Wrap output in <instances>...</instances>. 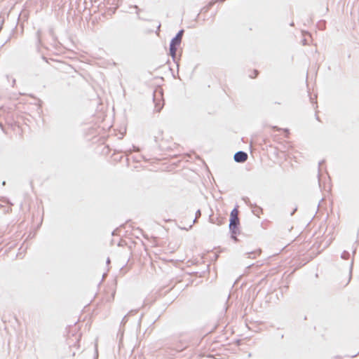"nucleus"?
I'll use <instances>...</instances> for the list:
<instances>
[{
	"instance_id": "obj_1",
	"label": "nucleus",
	"mask_w": 359,
	"mask_h": 359,
	"mask_svg": "<svg viewBox=\"0 0 359 359\" xmlns=\"http://www.w3.org/2000/svg\"><path fill=\"white\" fill-rule=\"evenodd\" d=\"M238 213L239 211L238 207H236L231 211L230 215L229 228L233 234L236 233V229L239 224Z\"/></svg>"
},
{
	"instance_id": "obj_2",
	"label": "nucleus",
	"mask_w": 359,
	"mask_h": 359,
	"mask_svg": "<svg viewBox=\"0 0 359 359\" xmlns=\"http://www.w3.org/2000/svg\"><path fill=\"white\" fill-rule=\"evenodd\" d=\"M248 154L244 151H238L234 155V160L238 163H244L248 160Z\"/></svg>"
},
{
	"instance_id": "obj_3",
	"label": "nucleus",
	"mask_w": 359,
	"mask_h": 359,
	"mask_svg": "<svg viewBox=\"0 0 359 359\" xmlns=\"http://www.w3.org/2000/svg\"><path fill=\"white\" fill-rule=\"evenodd\" d=\"M180 46L179 44L176 43L175 42H173L171 41L170 46V55L174 58L176 55L177 52V47Z\"/></svg>"
},
{
	"instance_id": "obj_4",
	"label": "nucleus",
	"mask_w": 359,
	"mask_h": 359,
	"mask_svg": "<svg viewBox=\"0 0 359 359\" xmlns=\"http://www.w3.org/2000/svg\"><path fill=\"white\" fill-rule=\"evenodd\" d=\"M182 36V31L179 32L177 36L172 40V41L175 42L177 44H180Z\"/></svg>"
},
{
	"instance_id": "obj_5",
	"label": "nucleus",
	"mask_w": 359,
	"mask_h": 359,
	"mask_svg": "<svg viewBox=\"0 0 359 359\" xmlns=\"http://www.w3.org/2000/svg\"><path fill=\"white\" fill-rule=\"evenodd\" d=\"M72 331L74 332H77L78 331V328L76 326H74V327L72 328Z\"/></svg>"
}]
</instances>
